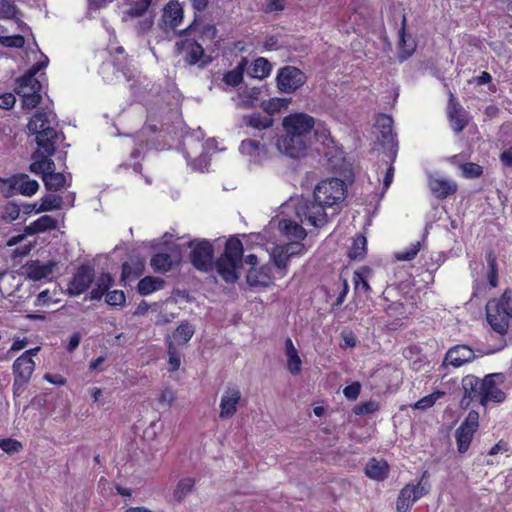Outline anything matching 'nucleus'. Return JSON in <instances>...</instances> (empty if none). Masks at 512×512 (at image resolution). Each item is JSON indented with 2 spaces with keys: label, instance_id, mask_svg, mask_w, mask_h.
Listing matches in <instances>:
<instances>
[{
  "label": "nucleus",
  "instance_id": "18",
  "mask_svg": "<svg viewBox=\"0 0 512 512\" xmlns=\"http://www.w3.org/2000/svg\"><path fill=\"white\" fill-rule=\"evenodd\" d=\"M7 182L12 194L19 193L24 196H32L39 189V183L24 173L13 175Z\"/></svg>",
  "mask_w": 512,
  "mask_h": 512
},
{
  "label": "nucleus",
  "instance_id": "26",
  "mask_svg": "<svg viewBox=\"0 0 512 512\" xmlns=\"http://www.w3.org/2000/svg\"><path fill=\"white\" fill-rule=\"evenodd\" d=\"M389 473V465L385 460L372 458L365 466V474L370 479L383 481Z\"/></svg>",
  "mask_w": 512,
  "mask_h": 512
},
{
  "label": "nucleus",
  "instance_id": "25",
  "mask_svg": "<svg viewBox=\"0 0 512 512\" xmlns=\"http://www.w3.org/2000/svg\"><path fill=\"white\" fill-rule=\"evenodd\" d=\"M406 16L403 15L401 21V28L399 30V42L398 47L400 49L399 57L401 60L407 59L415 50V42L412 39L411 35H407L406 33Z\"/></svg>",
  "mask_w": 512,
  "mask_h": 512
},
{
  "label": "nucleus",
  "instance_id": "37",
  "mask_svg": "<svg viewBox=\"0 0 512 512\" xmlns=\"http://www.w3.org/2000/svg\"><path fill=\"white\" fill-rule=\"evenodd\" d=\"M114 279L109 273H102L97 279L96 286L90 292L92 300H101L104 294L109 292V288L113 285Z\"/></svg>",
  "mask_w": 512,
  "mask_h": 512
},
{
  "label": "nucleus",
  "instance_id": "60",
  "mask_svg": "<svg viewBox=\"0 0 512 512\" xmlns=\"http://www.w3.org/2000/svg\"><path fill=\"white\" fill-rule=\"evenodd\" d=\"M421 247V243L418 241L412 246L404 251V252H398L395 254V257L398 261H410L416 257Z\"/></svg>",
  "mask_w": 512,
  "mask_h": 512
},
{
  "label": "nucleus",
  "instance_id": "56",
  "mask_svg": "<svg viewBox=\"0 0 512 512\" xmlns=\"http://www.w3.org/2000/svg\"><path fill=\"white\" fill-rule=\"evenodd\" d=\"M0 44L5 47L22 48L25 44V38L19 34L13 36L0 35Z\"/></svg>",
  "mask_w": 512,
  "mask_h": 512
},
{
  "label": "nucleus",
  "instance_id": "5",
  "mask_svg": "<svg viewBox=\"0 0 512 512\" xmlns=\"http://www.w3.org/2000/svg\"><path fill=\"white\" fill-rule=\"evenodd\" d=\"M345 197L346 185L345 182L339 178L322 180L317 184L313 192L314 200L330 207L343 201Z\"/></svg>",
  "mask_w": 512,
  "mask_h": 512
},
{
  "label": "nucleus",
  "instance_id": "58",
  "mask_svg": "<svg viewBox=\"0 0 512 512\" xmlns=\"http://www.w3.org/2000/svg\"><path fill=\"white\" fill-rule=\"evenodd\" d=\"M0 448L8 454H14L22 449V444L15 439L5 438L0 439Z\"/></svg>",
  "mask_w": 512,
  "mask_h": 512
},
{
  "label": "nucleus",
  "instance_id": "62",
  "mask_svg": "<svg viewBox=\"0 0 512 512\" xmlns=\"http://www.w3.org/2000/svg\"><path fill=\"white\" fill-rule=\"evenodd\" d=\"M283 248V251L291 258L296 255L302 254L304 250V245L300 242H291L284 245H279Z\"/></svg>",
  "mask_w": 512,
  "mask_h": 512
},
{
  "label": "nucleus",
  "instance_id": "29",
  "mask_svg": "<svg viewBox=\"0 0 512 512\" xmlns=\"http://www.w3.org/2000/svg\"><path fill=\"white\" fill-rule=\"evenodd\" d=\"M28 77V73L26 72L23 76L16 79V84L14 91L20 97L25 94H30L31 92H40L42 85L38 79L35 77Z\"/></svg>",
  "mask_w": 512,
  "mask_h": 512
},
{
  "label": "nucleus",
  "instance_id": "54",
  "mask_svg": "<svg viewBox=\"0 0 512 512\" xmlns=\"http://www.w3.org/2000/svg\"><path fill=\"white\" fill-rule=\"evenodd\" d=\"M125 301L126 296L122 290H113L106 294L105 302L110 306H124Z\"/></svg>",
  "mask_w": 512,
  "mask_h": 512
},
{
  "label": "nucleus",
  "instance_id": "15",
  "mask_svg": "<svg viewBox=\"0 0 512 512\" xmlns=\"http://www.w3.org/2000/svg\"><path fill=\"white\" fill-rule=\"evenodd\" d=\"M476 357L477 355L471 347L459 344L448 349L443 360V365H451L454 368H458L466 363L472 362Z\"/></svg>",
  "mask_w": 512,
  "mask_h": 512
},
{
  "label": "nucleus",
  "instance_id": "1",
  "mask_svg": "<svg viewBox=\"0 0 512 512\" xmlns=\"http://www.w3.org/2000/svg\"><path fill=\"white\" fill-rule=\"evenodd\" d=\"M191 249L189 259L195 269L201 272H210L214 266L219 276L226 283H235L240 277L243 267V244L231 237L226 241L224 252L214 263V247L206 239H193L188 243Z\"/></svg>",
  "mask_w": 512,
  "mask_h": 512
},
{
  "label": "nucleus",
  "instance_id": "59",
  "mask_svg": "<svg viewBox=\"0 0 512 512\" xmlns=\"http://www.w3.org/2000/svg\"><path fill=\"white\" fill-rule=\"evenodd\" d=\"M378 408H379V405L377 402L368 401L365 403L355 405L353 408V412L355 415L371 414V413L377 411Z\"/></svg>",
  "mask_w": 512,
  "mask_h": 512
},
{
  "label": "nucleus",
  "instance_id": "16",
  "mask_svg": "<svg viewBox=\"0 0 512 512\" xmlns=\"http://www.w3.org/2000/svg\"><path fill=\"white\" fill-rule=\"evenodd\" d=\"M375 126L380 130V136L377 139L381 142L382 146L388 148L391 152L396 154L397 141L396 135L393 133V119L387 114H380Z\"/></svg>",
  "mask_w": 512,
  "mask_h": 512
},
{
  "label": "nucleus",
  "instance_id": "20",
  "mask_svg": "<svg viewBox=\"0 0 512 512\" xmlns=\"http://www.w3.org/2000/svg\"><path fill=\"white\" fill-rule=\"evenodd\" d=\"M57 266L55 261H49L41 265L38 260H31L22 266L23 274L29 279L39 281L52 274L54 268Z\"/></svg>",
  "mask_w": 512,
  "mask_h": 512
},
{
  "label": "nucleus",
  "instance_id": "57",
  "mask_svg": "<svg viewBox=\"0 0 512 512\" xmlns=\"http://www.w3.org/2000/svg\"><path fill=\"white\" fill-rule=\"evenodd\" d=\"M463 176L469 179L478 178L483 174V169L476 163H465L461 166Z\"/></svg>",
  "mask_w": 512,
  "mask_h": 512
},
{
  "label": "nucleus",
  "instance_id": "61",
  "mask_svg": "<svg viewBox=\"0 0 512 512\" xmlns=\"http://www.w3.org/2000/svg\"><path fill=\"white\" fill-rule=\"evenodd\" d=\"M22 106L26 109L35 108L41 101L40 92H31L30 94L22 95Z\"/></svg>",
  "mask_w": 512,
  "mask_h": 512
},
{
  "label": "nucleus",
  "instance_id": "41",
  "mask_svg": "<svg viewBox=\"0 0 512 512\" xmlns=\"http://www.w3.org/2000/svg\"><path fill=\"white\" fill-rule=\"evenodd\" d=\"M290 104V100L286 98H272L269 100H264L260 103V107L264 112L267 113V116L273 117L275 113L280 112L282 109H287Z\"/></svg>",
  "mask_w": 512,
  "mask_h": 512
},
{
  "label": "nucleus",
  "instance_id": "63",
  "mask_svg": "<svg viewBox=\"0 0 512 512\" xmlns=\"http://www.w3.org/2000/svg\"><path fill=\"white\" fill-rule=\"evenodd\" d=\"M338 288L340 289L339 295L336 299V301L332 304V310L335 308L341 306L347 296V293L349 291V285L346 279H341Z\"/></svg>",
  "mask_w": 512,
  "mask_h": 512
},
{
  "label": "nucleus",
  "instance_id": "48",
  "mask_svg": "<svg viewBox=\"0 0 512 512\" xmlns=\"http://www.w3.org/2000/svg\"><path fill=\"white\" fill-rule=\"evenodd\" d=\"M367 240L365 236L358 235L349 249L348 256L351 260H362L366 255Z\"/></svg>",
  "mask_w": 512,
  "mask_h": 512
},
{
  "label": "nucleus",
  "instance_id": "11",
  "mask_svg": "<svg viewBox=\"0 0 512 512\" xmlns=\"http://www.w3.org/2000/svg\"><path fill=\"white\" fill-rule=\"evenodd\" d=\"M315 119L306 113H295L284 117L283 128L285 133L294 135L313 136Z\"/></svg>",
  "mask_w": 512,
  "mask_h": 512
},
{
  "label": "nucleus",
  "instance_id": "42",
  "mask_svg": "<svg viewBox=\"0 0 512 512\" xmlns=\"http://www.w3.org/2000/svg\"><path fill=\"white\" fill-rule=\"evenodd\" d=\"M150 264L155 272L165 273L172 269L174 261L171 255L167 253H158L152 257Z\"/></svg>",
  "mask_w": 512,
  "mask_h": 512
},
{
  "label": "nucleus",
  "instance_id": "9",
  "mask_svg": "<svg viewBox=\"0 0 512 512\" xmlns=\"http://www.w3.org/2000/svg\"><path fill=\"white\" fill-rule=\"evenodd\" d=\"M277 87L282 93H293L302 87L306 81V74L295 66H284L277 72Z\"/></svg>",
  "mask_w": 512,
  "mask_h": 512
},
{
  "label": "nucleus",
  "instance_id": "27",
  "mask_svg": "<svg viewBox=\"0 0 512 512\" xmlns=\"http://www.w3.org/2000/svg\"><path fill=\"white\" fill-rule=\"evenodd\" d=\"M195 333V327L188 321L181 322L170 335L177 347L186 346Z\"/></svg>",
  "mask_w": 512,
  "mask_h": 512
},
{
  "label": "nucleus",
  "instance_id": "36",
  "mask_svg": "<svg viewBox=\"0 0 512 512\" xmlns=\"http://www.w3.org/2000/svg\"><path fill=\"white\" fill-rule=\"evenodd\" d=\"M165 280L159 277L146 276L142 278L137 286L138 293L141 295H149L164 287Z\"/></svg>",
  "mask_w": 512,
  "mask_h": 512
},
{
  "label": "nucleus",
  "instance_id": "55",
  "mask_svg": "<svg viewBox=\"0 0 512 512\" xmlns=\"http://www.w3.org/2000/svg\"><path fill=\"white\" fill-rule=\"evenodd\" d=\"M21 207L14 201L8 202L4 207L2 219L5 221H14L19 217Z\"/></svg>",
  "mask_w": 512,
  "mask_h": 512
},
{
  "label": "nucleus",
  "instance_id": "47",
  "mask_svg": "<svg viewBox=\"0 0 512 512\" xmlns=\"http://www.w3.org/2000/svg\"><path fill=\"white\" fill-rule=\"evenodd\" d=\"M43 182L48 191H58L66 185V177L60 172L46 173Z\"/></svg>",
  "mask_w": 512,
  "mask_h": 512
},
{
  "label": "nucleus",
  "instance_id": "53",
  "mask_svg": "<svg viewBox=\"0 0 512 512\" xmlns=\"http://www.w3.org/2000/svg\"><path fill=\"white\" fill-rule=\"evenodd\" d=\"M443 395H444V392H440V391H437L435 393L427 395V396L421 398L420 400H418L414 404L413 408L419 409V410H426V409L432 407L435 404L436 400Z\"/></svg>",
  "mask_w": 512,
  "mask_h": 512
},
{
  "label": "nucleus",
  "instance_id": "40",
  "mask_svg": "<svg viewBox=\"0 0 512 512\" xmlns=\"http://www.w3.org/2000/svg\"><path fill=\"white\" fill-rule=\"evenodd\" d=\"M195 486V479L186 477L178 481L175 490L173 491V498L178 503H181L190 493H192Z\"/></svg>",
  "mask_w": 512,
  "mask_h": 512
},
{
  "label": "nucleus",
  "instance_id": "14",
  "mask_svg": "<svg viewBox=\"0 0 512 512\" xmlns=\"http://www.w3.org/2000/svg\"><path fill=\"white\" fill-rule=\"evenodd\" d=\"M95 278L94 268L90 265H81L72 280L69 283L68 292L70 295H80L84 293Z\"/></svg>",
  "mask_w": 512,
  "mask_h": 512
},
{
  "label": "nucleus",
  "instance_id": "30",
  "mask_svg": "<svg viewBox=\"0 0 512 512\" xmlns=\"http://www.w3.org/2000/svg\"><path fill=\"white\" fill-rule=\"evenodd\" d=\"M243 125L252 127L259 131L267 130L274 124V118L262 115L261 113H253L250 115H244L242 118Z\"/></svg>",
  "mask_w": 512,
  "mask_h": 512
},
{
  "label": "nucleus",
  "instance_id": "21",
  "mask_svg": "<svg viewBox=\"0 0 512 512\" xmlns=\"http://www.w3.org/2000/svg\"><path fill=\"white\" fill-rule=\"evenodd\" d=\"M241 399V392L237 388H228L221 397L220 418H231L237 411V404Z\"/></svg>",
  "mask_w": 512,
  "mask_h": 512
},
{
  "label": "nucleus",
  "instance_id": "24",
  "mask_svg": "<svg viewBox=\"0 0 512 512\" xmlns=\"http://www.w3.org/2000/svg\"><path fill=\"white\" fill-rule=\"evenodd\" d=\"M183 8L177 0L169 1L163 9L162 21L174 29L182 22Z\"/></svg>",
  "mask_w": 512,
  "mask_h": 512
},
{
  "label": "nucleus",
  "instance_id": "7",
  "mask_svg": "<svg viewBox=\"0 0 512 512\" xmlns=\"http://www.w3.org/2000/svg\"><path fill=\"white\" fill-rule=\"evenodd\" d=\"M313 136L294 135L285 133L276 141L278 151L292 159H299L306 155L313 143Z\"/></svg>",
  "mask_w": 512,
  "mask_h": 512
},
{
  "label": "nucleus",
  "instance_id": "10",
  "mask_svg": "<svg viewBox=\"0 0 512 512\" xmlns=\"http://www.w3.org/2000/svg\"><path fill=\"white\" fill-rule=\"evenodd\" d=\"M478 428L479 413L476 410H470L465 420L455 431L457 450L460 454L467 452Z\"/></svg>",
  "mask_w": 512,
  "mask_h": 512
},
{
  "label": "nucleus",
  "instance_id": "23",
  "mask_svg": "<svg viewBox=\"0 0 512 512\" xmlns=\"http://www.w3.org/2000/svg\"><path fill=\"white\" fill-rule=\"evenodd\" d=\"M262 87H244L238 90L237 107L241 109H253L258 106L259 96L262 92Z\"/></svg>",
  "mask_w": 512,
  "mask_h": 512
},
{
  "label": "nucleus",
  "instance_id": "35",
  "mask_svg": "<svg viewBox=\"0 0 512 512\" xmlns=\"http://www.w3.org/2000/svg\"><path fill=\"white\" fill-rule=\"evenodd\" d=\"M165 344L168 354V371L175 372L180 368L181 365L182 353L179 349L180 347L175 345V342L172 341L170 335L166 336Z\"/></svg>",
  "mask_w": 512,
  "mask_h": 512
},
{
  "label": "nucleus",
  "instance_id": "28",
  "mask_svg": "<svg viewBox=\"0 0 512 512\" xmlns=\"http://www.w3.org/2000/svg\"><path fill=\"white\" fill-rule=\"evenodd\" d=\"M144 271V261L141 259H130L122 264L121 280L134 281L139 278Z\"/></svg>",
  "mask_w": 512,
  "mask_h": 512
},
{
  "label": "nucleus",
  "instance_id": "46",
  "mask_svg": "<svg viewBox=\"0 0 512 512\" xmlns=\"http://www.w3.org/2000/svg\"><path fill=\"white\" fill-rule=\"evenodd\" d=\"M192 8L195 11V16L193 22L185 29L177 31V35L184 36L188 35L194 27L197 25V22L199 20V13L204 12L209 4V0H190Z\"/></svg>",
  "mask_w": 512,
  "mask_h": 512
},
{
  "label": "nucleus",
  "instance_id": "34",
  "mask_svg": "<svg viewBox=\"0 0 512 512\" xmlns=\"http://www.w3.org/2000/svg\"><path fill=\"white\" fill-rule=\"evenodd\" d=\"M278 227L281 233L289 238L303 240L307 235L305 229L300 224L290 219L280 220Z\"/></svg>",
  "mask_w": 512,
  "mask_h": 512
},
{
  "label": "nucleus",
  "instance_id": "64",
  "mask_svg": "<svg viewBox=\"0 0 512 512\" xmlns=\"http://www.w3.org/2000/svg\"><path fill=\"white\" fill-rule=\"evenodd\" d=\"M361 391V384L353 382L343 389V394L348 400H356Z\"/></svg>",
  "mask_w": 512,
  "mask_h": 512
},
{
  "label": "nucleus",
  "instance_id": "33",
  "mask_svg": "<svg viewBox=\"0 0 512 512\" xmlns=\"http://www.w3.org/2000/svg\"><path fill=\"white\" fill-rule=\"evenodd\" d=\"M247 65L248 60L247 58L243 57L233 70L228 71L223 75V82L231 87L239 86L243 81V75Z\"/></svg>",
  "mask_w": 512,
  "mask_h": 512
},
{
  "label": "nucleus",
  "instance_id": "2",
  "mask_svg": "<svg viewBox=\"0 0 512 512\" xmlns=\"http://www.w3.org/2000/svg\"><path fill=\"white\" fill-rule=\"evenodd\" d=\"M506 376L503 373H491L479 378L469 374L462 378V398L459 407L467 410L472 402L487 407L489 403L500 404L506 400V393L498 386L503 384Z\"/></svg>",
  "mask_w": 512,
  "mask_h": 512
},
{
  "label": "nucleus",
  "instance_id": "22",
  "mask_svg": "<svg viewBox=\"0 0 512 512\" xmlns=\"http://www.w3.org/2000/svg\"><path fill=\"white\" fill-rule=\"evenodd\" d=\"M429 188L437 199H445L457 192L458 186L454 181L442 178H430Z\"/></svg>",
  "mask_w": 512,
  "mask_h": 512
},
{
  "label": "nucleus",
  "instance_id": "39",
  "mask_svg": "<svg viewBox=\"0 0 512 512\" xmlns=\"http://www.w3.org/2000/svg\"><path fill=\"white\" fill-rule=\"evenodd\" d=\"M271 70V63L263 57H258L250 65L248 69V75L252 78L262 79L267 77L270 74Z\"/></svg>",
  "mask_w": 512,
  "mask_h": 512
},
{
  "label": "nucleus",
  "instance_id": "51",
  "mask_svg": "<svg viewBox=\"0 0 512 512\" xmlns=\"http://www.w3.org/2000/svg\"><path fill=\"white\" fill-rule=\"evenodd\" d=\"M354 281V289L356 294H364L368 296V293L371 291L370 285L368 281L364 278L362 273L356 271L353 277Z\"/></svg>",
  "mask_w": 512,
  "mask_h": 512
},
{
  "label": "nucleus",
  "instance_id": "32",
  "mask_svg": "<svg viewBox=\"0 0 512 512\" xmlns=\"http://www.w3.org/2000/svg\"><path fill=\"white\" fill-rule=\"evenodd\" d=\"M14 378L30 381L32 373L35 369V362L29 361L24 357H18L13 363Z\"/></svg>",
  "mask_w": 512,
  "mask_h": 512
},
{
  "label": "nucleus",
  "instance_id": "50",
  "mask_svg": "<svg viewBox=\"0 0 512 512\" xmlns=\"http://www.w3.org/2000/svg\"><path fill=\"white\" fill-rule=\"evenodd\" d=\"M57 220L50 215H43L34 221V227L36 226L39 233H43L48 230H53L57 227Z\"/></svg>",
  "mask_w": 512,
  "mask_h": 512
},
{
  "label": "nucleus",
  "instance_id": "4",
  "mask_svg": "<svg viewBox=\"0 0 512 512\" xmlns=\"http://www.w3.org/2000/svg\"><path fill=\"white\" fill-rule=\"evenodd\" d=\"M27 128L32 135L36 136L37 146L44 148L48 153H55V145L60 136L65 138L62 132L52 127L48 113L43 111H38L31 117Z\"/></svg>",
  "mask_w": 512,
  "mask_h": 512
},
{
  "label": "nucleus",
  "instance_id": "31",
  "mask_svg": "<svg viewBox=\"0 0 512 512\" xmlns=\"http://www.w3.org/2000/svg\"><path fill=\"white\" fill-rule=\"evenodd\" d=\"M285 354L287 357L288 371L293 375H298L301 372L302 361L290 338L285 340Z\"/></svg>",
  "mask_w": 512,
  "mask_h": 512
},
{
  "label": "nucleus",
  "instance_id": "43",
  "mask_svg": "<svg viewBox=\"0 0 512 512\" xmlns=\"http://www.w3.org/2000/svg\"><path fill=\"white\" fill-rule=\"evenodd\" d=\"M63 198L56 194H46L41 198V205L37 208L36 213L47 212L61 209Z\"/></svg>",
  "mask_w": 512,
  "mask_h": 512
},
{
  "label": "nucleus",
  "instance_id": "6",
  "mask_svg": "<svg viewBox=\"0 0 512 512\" xmlns=\"http://www.w3.org/2000/svg\"><path fill=\"white\" fill-rule=\"evenodd\" d=\"M326 207L329 206L314 199L302 198L298 201L295 212L301 222H307L314 227H323L328 222Z\"/></svg>",
  "mask_w": 512,
  "mask_h": 512
},
{
  "label": "nucleus",
  "instance_id": "12",
  "mask_svg": "<svg viewBox=\"0 0 512 512\" xmlns=\"http://www.w3.org/2000/svg\"><path fill=\"white\" fill-rule=\"evenodd\" d=\"M422 480L423 478L417 484L409 483L401 489L396 502L397 512H408L417 500L428 493V489L422 485Z\"/></svg>",
  "mask_w": 512,
  "mask_h": 512
},
{
  "label": "nucleus",
  "instance_id": "13",
  "mask_svg": "<svg viewBox=\"0 0 512 512\" xmlns=\"http://www.w3.org/2000/svg\"><path fill=\"white\" fill-rule=\"evenodd\" d=\"M447 117L451 129L455 133L462 132L469 123L467 111L456 101L454 94L452 92H449Z\"/></svg>",
  "mask_w": 512,
  "mask_h": 512
},
{
  "label": "nucleus",
  "instance_id": "52",
  "mask_svg": "<svg viewBox=\"0 0 512 512\" xmlns=\"http://www.w3.org/2000/svg\"><path fill=\"white\" fill-rule=\"evenodd\" d=\"M152 0H137L126 14L132 18L141 17L151 5Z\"/></svg>",
  "mask_w": 512,
  "mask_h": 512
},
{
  "label": "nucleus",
  "instance_id": "19",
  "mask_svg": "<svg viewBox=\"0 0 512 512\" xmlns=\"http://www.w3.org/2000/svg\"><path fill=\"white\" fill-rule=\"evenodd\" d=\"M246 282L250 287H269L272 284V268L269 265L251 267L247 272Z\"/></svg>",
  "mask_w": 512,
  "mask_h": 512
},
{
  "label": "nucleus",
  "instance_id": "8",
  "mask_svg": "<svg viewBox=\"0 0 512 512\" xmlns=\"http://www.w3.org/2000/svg\"><path fill=\"white\" fill-rule=\"evenodd\" d=\"M176 51L181 54L184 53V61L189 66L198 64L200 69H204L211 63V56H205L204 49L195 39H184L176 42Z\"/></svg>",
  "mask_w": 512,
  "mask_h": 512
},
{
  "label": "nucleus",
  "instance_id": "44",
  "mask_svg": "<svg viewBox=\"0 0 512 512\" xmlns=\"http://www.w3.org/2000/svg\"><path fill=\"white\" fill-rule=\"evenodd\" d=\"M270 257L276 268L279 270L281 276H284L287 272V266L290 257L283 251V248H281L279 245L275 246L272 249Z\"/></svg>",
  "mask_w": 512,
  "mask_h": 512
},
{
  "label": "nucleus",
  "instance_id": "17",
  "mask_svg": "<svg viewBox=\"0 0 512 512\" xmlns=\"http://www.w3.org/2000/svg\"><path fill=\"white\" fill-rule=\"evenodd\" d=\"M241 154L248 156L249 161L260 164L268 158V148L266 143L257 139H245L239 146Z\"/></svg>",
  "mask_w": 512,
  "mask_h": 512
},
{
  "label": "nucleus",
  "instance_id": "45",
  "mask_svg": "<svg viewBox=\"0 0 512 512\" xmlns=\"http://www.w3.org/2000/svg\"><path fill=\"white\" fill-rule=\"evenodd\" d=\"M486 261L488 266L487 279L492 288L498 286V264L495 252L490 249L486 253Z\"/></svg>",
  "mask_w": 512,
  "mask_h": 512
},
{
  "label": "nucleus",
  "instance_id": "3",
  "mask_svg": "<svg viewBox=\"0 0 512 512\" xmlns=\"http://www.w3.org/2000/svg\"><path fill=\"white\" fill-rule=\"evenodd\" d=\"M485 310L487 322L495 332L504 335L512 331V289L506 288L501 297L490 299Z\"/></svg>",
  "mask_w": 512,
  "mask_h": 512
},
{
  "label": "nucleus",
  "instance_id": "49",
  "mask_svg": "<svg viewBox=\"0 0 512 512\" xmlns=\"http://www.w3.org/2000/svg\"><path fill=\"white\" fill-rule=\"evenodd\" d=\"M45 152L46 151L44 148L38 147V149H36L31 155L32 163L29 166L30 172H32L34 174H40L42 176V178L44 177V166H43L42 162H43V154H45Z\"/></svg>",
  "mask_w": 512,
  "mask_h": 512
},
{
  "label": "nucleus",
  "instance_id": "38",
  "mask_svg": "<svg viewBox=\"0 0 512 512\" xmlns=\"http://www.w3.org/2000/svg\"><path fill=\"white\" fill-rule=\"evenodd\" d=\"M22 13L12 0H0V19L14 20L19 26L24 22L19 18Z\"/></svg>",
  "mask_w": 512,
  "mask_h": 512
}]
</instances>
